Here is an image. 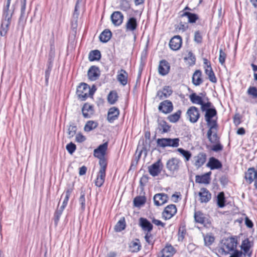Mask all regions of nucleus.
I'll list each match as a JSON object with an SVG mask.
<instances>
[{"label": "nucleus", "mask_w": 257, "mask_h": 257, "mask_svg": "<svg viewBox=\"0 0 257 257\" xmlns=\"http://www.w3.org/2000/svg\"><path fill=\"white\" fill-rule=\"evenodd\" d=\"M237 243V239L236 236L223 239L219 249V252L224 255L230 253L231 252L236 250Z\"/></svg>", "instance_id": "1"}, {"label": "nucleus", "mask_w": 257, "mask_h": 257, "mask_svg": "<svg viewBox=\"0 0 257 257\" xmlns=\"http://www.w3.org/2000/svg\"><path fill=\"white\" fill-rule=\"evenodd\" d=\"M96 88L94 85L92 88L85 83H81L77 88V95L81 100L84 101L89 96H92L96 91Z\"/></svg>", "instance_id": "2"}, {"label": "nucleus", "mask_w": 257, "mask_h": 257, "mask_svg": "<svg viewBox=\"0 0 257 257\" xmlns=\"http://www.w3.org/2000/svg\"><path fill=\"white\" fill-rule=\"evenodd\" d=\"M180 140L179 138H162L157 140V146L162 148L167 147H178L179 146Z\"/></svg>", "instance_id": "3"}, {"label": "nucleus", "mask_w": 257, "mask_h": 257, "mask_svg": "<svg viewBox=\"0 0 257 257\" xmlns=\"http://www.w3.org/2000/svg\"><path fill=\"white\" fill-rule=\"evenodd\" d=\"M244 178L246 182L249 184L254 182V186L257 190V171L253 167L247 169L245 173Z\"/></svg>", "instance_id": "4"}, {"label": "nucleus", "mask_w": 257, "mask_h": 257, "mask_svg": "<svg viewBox=\"0 0 257 257\" xmlns=\"http://www.w3.org/2000/svg\"><path fill=\"white\" fill-rule=\"evenodd\" d=\"M12 15V13H6L5 15H3V19L2 20L0 30V33L2 36H6L8 32L11 23Z\"/></svg>", "instance_id": "5"}, {"label": "nucleus", "mask_w": 257, "mask_h": 257, "mask_svg": "<svg viewBox=\"0 0 257 257\" xmlns=\"http://www.w3.org/2000/svg\"><path fill=\"white\" fill-rule=\"evenodd\" d=\"M216 114L217 111L214 107L208 109L205 114V120L207 122V125L209 126H211V128H214L217 125L216 120L211 119Z\"/></svg>", "instance_id": "6"}, {"label": "nucleus", "mask_w": 257, "mask_h": 257, "mask_svg": "<svg viewBox=\"0 0 257 257\" xmlns=\"http://www.w3.org/2000/svg\"><path fill=\"white\" fill-rule=\"evenodd\" d=\"M186 115L191 122L195 123L200 117L199 109L195 106H191L187 110Z\"/></svg>", "instance_id": "7"}, {"label": "nucleus", "mask_w": 257, "mask_h": 257, "mask_svg": "<svg viewBox=\"0 0 257 257\" xmlns=\"http://www.w3.org/2000/svg\"><path fill=\"white\" fill-rule=\"evenodd\" d=\"M181 164V161L179 159L172 158L167 161L166 167L170 171L174 172L179 169Z\"/></svg>", "instance_id": "8"}, {"label": "nucleus", "mask_w": 257, "mask_h": 257, "mask_svg": "<svg viewBox=\"0 0 257 257\" xmlns=\"http://www.w3.org/2000/svg\"><path fill=\"white\" fill-rule=\"evenodd\" d=\"M163 165L160 160L148 167V171L151 175L153 177L158 176L161 172Z\"/></svg>", "instance_id": "9"}, {"label": "nucleus", "mask_w": 257, "mask_h": 257, "mask_svg": "<svg viewBox=\"0 0 257 257\" xmlns=\"http://www.w3.org/2000/svg\"><path fill=\"white\" fill-rule=\"evenodd\" d=\"M194 218L195 222L206 225L210 224V222L205 214L200 211H195Z\"/></svg>", "instance_id": "10"}, {"label": "nucleus", "mask_w": 257, "mask_h": 257, "mask_svg": "<svg viewBox=\"0 0 257 257\" xmlns=\"http://www.w3.org/2000/svg\"><path fill=\"white\" fill-rule=\"evenodd\" d=\"M177 212V208L175 205L171 204L165 207L162 213L165 219L167 220L172 218Z\"/></svg>", "instance_id": "11"}, {"label": "nucleus", "mask_w": 257, "mask_h": 257, "mask_svg": "<svg viewBox=\"0 0 257 257\" xmlns=\"http://www.w3.org/2000/svg\"><path fill=\"white\" fill-rule=\"evenodd\" d=\"M158 109L165 114L169 113L173 110V104L171 101L168 100L163 101L160 103Z\"/></svg>", "instance_id": "12"}, {"label": "nucleus", "mask_w": 257, "mask_h": 257, "mask_svg": "<svg viewBox=\"0 0 257 257\" xmlns=\"http://www.w3.org/2000/svg\"><path fill=\"white\" fill-rule=\"evenodd\" d=\"M182 38L180 36H174L170 41L169 46L170 48L176 51L179 50L182 45Z\"/></svg>", "instance_id": "13"}, {"label": "nucleus", "mask_w": 257, "mask_h": 257, "mask_svg": "<svg viewBox=\"0 0 257 257\" xmlns=\"http://www.w3.org/2000/svg\"><path fill=\"white\" fill-rule=\"evenodd\" d=\"M198 195L199 196V200L201 203H206L209 202L211 198V194L205 188H201Z\"/></svg>", "instance_id": "14"}, {"label": "nucleus", "mask_w": 257, "mask_h": 257, "mask_svg": "<svg viewBox=\"0 0 257 257\" xmlns=\"http://www.w3.org/2000/svg\"><path fill=\"white\" fill-rule=\"evenodd\" d=\"M108 147L107 142H105L98 146L94 150L93 155L96 158H104Z\"/></svg>", "instance_id": "15"}, {"label": "nucleus", "mask_w": 257, "mask_h": 257, "mask_svg": "<svg viewBox=\"0 0 257 257\" xmlns=\"http://www.w3.org/2000/svg\"><path fill=\"white\" fill-rule=\"evenodd\" d=\"M173 93V90L169 86H165L162 90L157 92V96L162 100L169 97Z\"/></svg>", "instance_id": "16"}, {"label": "nucleus", "mask_w": 257, "mask_h": 257, "mask_svg": "<svg viewBox=\"0 0 257 257\" xmlns=\"http://www.w3.org/2000/svg\"><path fill=\"white\" fill-rule=\"evenodd\" d=\"M111 20L114 25L118 26L120 25L123 22V15L121 12L115 11L111 14Z\"/></svg>", "instance_id": "17"}, {"label": "nucleus", "mask_w": 257, "mask_h": 257, "mask_svg": "<svg viewBox=\"0 0 257 257\" xmlns=\"http://www.w3.org/2000/svg\"><path fill=\"white\" fill-rule=\"evenodd\" d=\"M168 197L164 193H158L154 196V204L156 206H161L166 203L168 201Z\"/></svg>", "instance_id": "18"}, {"label": "nucleus", "mask_w": 257, "mask_h": 257, "mask_svg": "<svg viewBox=\"0 0 257 257\" xmlns=\"http://www.w3.org/2000/svg\"><path fill=\"white\" fill-rule=\"evenodd\" d=\"M100 75V71L98 67L95 66H92L89 69L87 72V76L91 81H95L98 78Z\"/></svg>", "instance_id": "19"}, {"label": "nucleus", "mask_w": 257, "mask_h": 257, "mask_svg": "<svg viewBox=\"0 0 257 257\" xmlns=\"http://www.w3.org/2000/svg\"><path fill=\"white\" fill-rule=\"evenodd\" d=\"M139 224L143 230L145 232H151L153 229V225L145 218L141 217L139 219Z\"/></svg>", "instance_id": "20"}, {"label": "nucleus", "mask_w": 257, "mask_h": 257, "mask_svg": "<svg viewBox=\"0 0 257 257\" xmlns=\"http://www.w3.org/2000/svg\"><path fill=\"white\" fill-rule=\"evenodd\" d=\"M175 253V249L172 245H167L161 250L157 257H171Z\"/></svg>", "instance_id": "21"}, {"label": "nucleus", "mask_w": 257, "mask_h": 257, "mask_svg": "<svg viewBox=\"0 0 257 257\" xmlns=\"http://www.w3.org/2000/svg\"><path fill=\"white\" fill-rule=\"evenodd\" d=\"M170 68L169 63L167 61L162 60L160 61L158 67L159 73L162 76L166 75L169 73Z\"/></svg>", "instance_id": "22"}, {"label": "nucleus", "mask_w": 257, "mask_h": 257, "mask_svg": "<svg viewBox=\"0 0 257 257\" xmlns=\"http://www.w3.org/2000/svg\"><path fill=\"white\" fill-rule=\"evenodd\" d=\"M119 114V110L117 108L115 107L110 108L107 113V120L110 123L113 122L114 120L117 119Z\"/></svg>", "instance_id": "23"}, {"label": "nucleus", "mask_w": 257, "mask_h": 257, "mask_svg": "<svg viewBox=\"0 0 257 257\" xmlns=\"http://www.w3.org/2000/svg\"><path fill=\"white\" fill-rule=\"evenodd\" d=\"M186 10H190L188 7H185L182 12V14H181V17L183 18L186 17L188 19V22L190 23H193L198 19V16L197 15L188 12H185Z\"/></svg>", "instance_id": "24"}, {"label": "nucleus", "mask_w": 257, "mask_h": 257, "mask_svg": "<svg viewBox=\"0 0 257 257\" xmlns=\"http://www.w3.org/2000/svg\"><path fill=\"white\" fill-rule=\"evenodd\" d=\"M195 163L194 165L199 168L201 167L206 162V155L205 153H200L194 157Z\"/></svg>", "instance_id": "25"}, {"label": "nucleus", "mask_w": 257, "mask_h": 257, "mask_svg": "<svg viewBox=\"0 0 257 257\" xmlns=\"http://www.w3.org/2000/svg\"><path fill=\"white\" fill-rule=\"evenodd\" d=\"M206 166L209 167L211 170L218 169L222 167V164L218 159L214 157H211Z\"/></svg>", "instance_id": "26"}, {"label": "nucleus", "mask_w": 257, "mask_h": 257, "mask_svg": "<svg viewBox=\"0 0 257 257\" xmlns=\"http://www.w3.org/2000/svg\"><path fill=\"white\" fill-rule=\"evenodd\" d=\"M82 114L85 118H90L94 112L93 106L88 103H85L82 108Z\"/></svg>", "instance_id": "27"}, {"label": "nucleus", "mask_w": 257, "mask_h": 257, "mask_svg": "<svg viewBox=\"0 0 257 257\" xmlns=\"http://www.w3.org/2000/svg\"><path fill=\"white\" fill-rule=\"evenodd\" d=\"M128 74L126 71L121 69L118 72L117 79L118 81L123 86H125L127 83Z\"/></svg>", "instance_id": "28"}, {"label": "nucleus", "mask_w": 257, "mask_h": 257, "mask_svg": "<svg viewBox=\"0 0 257 257\" xmlns=\"http://www.w3.org/2000/svg\"><path fill=\"white\" fill-rule=\"evenodd\" d=\"M137 26L138 23L136 19L132 17L128 19L125 25V28L126 31L133 32L136 30Z\"/></svg>", "instance_id": "29"}, {"label": "nucleus", "mask_w": 257, "mask_h": 257, "mask_svg": "<svg viewBox=\"0 0 257 257\" xmlns=\"http://www.w3.org/2000/svg\"><path fill=\"white\" fill-rule=\"evenodd\" d=\"M202 72L200 70H196L192 76V83L195 86L200 85L202 82Z\"/></svg>", "instance_id": "30"}, {"label": "nucleus", "mask_w": 257, "mask_h": 257, "mask_svg": "<svg viewBox=\"0 0 257 257\" xmlns=\"http://www.w3.org/2000/svg\"><path fill=\"white\" fill-rule=\"evenodd\" d=\"M211 172L205 174L202 176L197 175L195 177V181L196 183L200 184H207L210 182V175Z\"/></svg>", "instance_id": "31"}, {"label": "nucleus", "mask_w": 257, "mask_h": 257, "mask_svg": "<svg viewBox=\"0 0 257 257\" xmlns=\"http://www.w3.org/2000/svg\"><path fill=\"white\" fill-rule=\"evenodd\" d=\"M141 244L138 239L133 240L129 245L130 250L132 252H138L141 250Z\"/></svg>", "instance_id": "32"}, {"label": "nucleus", "mask_w": 257, "mask_h": 257, "mask_svg": "<svg viewBox=\"0 0 257 257\" xmlns=\"http://www.w3.org/2000/svg\"><path fill=\"white\" fill-rule=\"evenodd\" d=\"M105 171H99L95 180V184L97 187H100L102 186L105 181Z\"/></svg>", "instance_id": "33"}, {"label": "nucleus", "mask_w": 257, "mask_h": 257, "mask_svg": "<svg viewBox=\"0 0 257 257\" xmlns=\"http://www.w3.org/2000/svg\"><path fill=\"white\" fill-rule=\"evenodd\" d=\"M111 37V31L108 29H105L100 34L99 38L101 42L106 43L110 40Z\"/></svg>", "instance_id": "34"}, {"label": "nucleus", "mask_w": 257, "mask_h": 257, "mask_svg": "<svg viewBox=\"0 0 257 257\" xmlns=\"http://www.w3.org/2000/svg\"><path fill=\"white\" fill-rule=\"evenodd\" d=\"M210 128L207 132V138L209 141L211 143H217L219 142V138L217 137L216 133H213L212 130L213 128H211V126H209Z\"/></svg>", "instance_id": "35"}, {"label": "nucleus", "mask_w": 257, "mask_h": 257, "mask_svg": "<svg viewBox=\"0 0 257 257\" xmlns=\"http://www.w3.org/2000/svg\"><path fill=\"white\" fill-rule=\"evenodd\" d=\"M250 247V241H249L248 238H246L242 241L241 245V248L243 250L244 254L245 255V254H247V255L249 256V257L251 256V252L248 253Z\"/></svg>", "instance_id": "36"}, {"label": "nucleus", "mask_w": 257, "mask_h": 257, "mask_svg": "<svg viewBox=\"0 0 257 257\" xmlns=\"http://www.w3.org/2000/svg\"><path fill=\"white\" fill-rule=\"evenodd\" d=\"M205 73L208 76V79L211 82L216 83L217 82L216 78L211 66H209L208 68H205Z\"/></svg>", "instance_id": "37"}, {"label": "nucleus", "mask_w": 257, "mask_h": 257, "mask_svg": "<svg viewBox=\"0 0 257 257\" xmlns=\"http://www.w3.org/2000/svg\"><path fill=\"white\" fill-rule=\"evenodd\" d=\"M101 58V54L99 50H95L89 52L88 59L90 61L99 60Z\"/></svg>", "instance_id": "38"}, {"label": "nucleus", "mask_w": 257, "mask_h": 257, "mask_svg": "<svg viewBox=\"0 0 257 257\" xmlns=\"http://www.w3.org/2000/svg\"><path fill=\"white\" fill-rule=\"evenodd\" d=\"M53 57H54V53L52 52H51L50 54H49V64L48 66L47 69L45 71V80H46V83L48 82V79H49V78L50 76V71L51 70V68H52L51 63L53 61Z\"/></svg>", "instance_id": "39"}, {"label": "nucleus", "mask_w": 257, "mask_h": 257, "mask_svg": "<svg viewBox=\"0 0 257 257\" xmlns=\"http://www.w3.org/2000/svg\"><path fill=\"white\" fill-rule=\"evenodd\" d=\"M125 221L124 217H122L117 222L114 226V230L116 232H120L125 228Z\"/></svg>", "instance_id": "40"}, {"label": "nucleus", "mask_w": 257, "mask_h": 257, "mask_svg": "<svg viewBox=\"0 0 257 257\" xmlns=\"http://www.w3.org/2000/svg\"><path fill=\"white\" fill-rule=\"evenodd\" d=\"M97 126L98 123L97 122L92 120H89L85 124L84 130L85 132H89L96 128Z\"/></svg>", "instance_id": "41"}, {"label": "nucleus", "mask_w": 257, "mask_h": 257, "mask_svg": "<svg viewBox=\"0 0 257 257\" xmlns=\"http://www.w3.org/2000/svg\"><path fill=\"white\" fill-rule=\"evenodd\" d=\"M189 98L193 104L201 105L203 101L202 98L201 96L197 95L195 93L190 94Z\"/></svg>", "instance_id": "42"}, {"label": "nucleus", "mask_w": 257, "mask_h": 257, "mask_svg": "<svg viewBox=\"0 0 257 257\" xmlns=\"http://www.w3.org/2000/svg\"><path fill=\"white\" fill-rule=\"evenodd\" d=\"M225 197L223 192H220L217 196V204L219 207L223 208L225 206Z\"/></svg>", "instance_id": "43"}, {"label": "nucleus", "mask_w": 257, "mask_h": 257, "mask_svg": "<svg viewBox=\"0 0 257 257\" xmlns=\"http://www.w3.org/2000/svg\"><path fill=\"white\" fill-rule=\"evenodd\" d=\"M146 201V198L145 196H137L134 200V204L136 207H140L144 204Z\"/></svg>", "instance_id": "44"}, {"label": "nucleus", "mask_w": 257, "mask_h": 257, "mask_svg": "<svg viewBox=\"0 0 257 257\" xmlns=\"http://www.w3.org/2000/svg\"><path fill=\"white\" fill-rule=\"evenodd\" d=\"M77 130V126L75 125L74 124H70L67 129L68 138L71 139L76 134Z\"/></svg>", "instance_id": "45"}, {"label": "nucleus", "mask_w": 257, "mask_h": 257, "mask_svg": "<svg viewBox=\"0 0 257 257\" xmlns=\"http://www.w3.org/2000/svg\"><path fill=\"white\" fill-rule=\"evenodd\" d=\"M177 151L185 158L186 162H188L192 156V154L190 151L185 150L182 148H178Z\"/></svg>", "instance_id": "46"}, {"label": "nucleus", "mask_w": 257, "mask_h": 257, "mask_svg": "<svg viewBox=\"0 0 257 257\" xmlns=\"http://www.w3.org/2000/svg\"><path fill=\"white\" fill-rule=\"evenodd\" d=\"M181 113V110H179L175 113L168 116L167 118L171 122H176L179 119Z\"/></svg>", "instance_id": "47"}, {"label": "nucleus", "mask_w": 257, "mask_h": 257, "mask_svg": "<svg viewBox=\"0 0 257 257\" xmlns=\"http://www.w3.org/2000/svg\"><path fill=\"white\" fill-rule=\"evenodd\" d=\"M117 97V94L116 92L111 91L108 95L107 100L109 103L113 104L116 101Z\"/></svg>", "instance_id": "48"}, {"label": "nucleus", "mask_w": 257, "mask_h": 257, "mask_svg": "<svg viewBox=\"0 0 257 257\" xmlns=\"http://www.w3.org/2000/svg\"><path fill=\"white\" fill-rule=\"evenodd\" d=\"M79 203L81 206V211L83 212L85 209V193L83 191H81L80 193V196L79 198Z\"/></svg>", "instance_id": "49"}, {"label": "nucleus", "mask_w": 257, "mask_h": 257, "mask_svg": "<svg viewBox=\"0 0 257 257\" xmlns=\"http://www.w3.org/2000/svg\"><path fill=\"white\" fill-rule=\"evenodd\" d=\"M170 128V127L165 121H162L159 124V128L160 131H162V133L168 132L169 131Z\"/></svg>", "instance_id": "50"}, {"label": "nucleus", "mask_w": 257, "mask_h": 257, "mask_svg": "<svg viewBox=\"0 0 257 257\" xmlns=\"http://www.w3.org/2000/svg\"><path fill=\"white\" fill-rule=\"evenodd\" d=\"M21 16L20 20L23 21L25 17V10L26 5V0H21Z\"/></svg>", "instance_id": "51"}, {"label": "nucleus", "mask_w": 257, "mask_h": 257, "mask_svg": "<svg viewBox=\"0 0 257 257\" xmlns=\"http://www.w3.org/2000/svg\"><path fill=\"white\" fill-rule=\"evenodd\" d=\"M63 210L64 209H62V208L60 207V208L57 209L55 211L54 217L55 225H57L58 224V222L59 221L60 217Z\"/></svg>", "instance_id": "52"}, {"label": "nucleus", "mask_w": 257, "mask_h": 257, "mask_svg": "<svg viewBox=\"0 0 257 257\" xmlns=\"http://www.w3.org/2000/svg\"><path fill=\"white\" fill-rule=\"evenodd\" d=\"M205 245L206 246L210 245L214 241V237L210 234H206L204 237Z\"/></svg>", "instance_id": "53"}, {"label": "nucleus", "mask_w": 257, "mask_h": 257, "mask_svg": "<svg viewBox=\"0 0 257 257\" xmlns=\"http://www.w3.org/2000/svg\"><path fill=\"white\" fill-rule=\"evenodd\" d=\"M81 0H77V1L76 2V4L75 7L74 12V13L72 16V20H77V21L78 20V16L79 15V12L78 11L79 7L78 5H79V2H81Z\"/></svg>", "instance_id": "54"}, {"label": "nucleus", "mask_w": 257, "mask_h": 257, "mask_svg": "<svg viewBox=\"0 0 257 257\" xmlns=\"http://www.w3.org/2000/svg\"><path fill=\"white\" fill-rule=\"evenodd\" d=\"M247 94L253 98H257V88L254 86H250L247 90Z\"/></svg>", "instance_id": "55"}, {"label": "nucleus", "mask_w": 257, "mask_h": 257, "mask_svg": "<svg viewBox=\"0 0 257 257\" xmlns=\"http://www.w3.org/2000/svg\"><path fill=\"white\" fill-rule=\"evenodd\" d=\"M145 239L146 241L149 244L153 245L154 243L153 236L151 234V232H146Z\"/></svg>", "instance_id": "56"}, {"label": "nucleus", "mask_w": 257, "mask_h": 257, "mask_svg": "<svg viewBox=\"0 0 257 257\" xmlns=\"http://www.w3.org/2000/svg\"><path fill=\"white\" fill-rule=\"evenodd\" d=\"M99 159V164L100 165L99 171H106L107 163L104 158H98Z\"/></svg>", "instance_id": "57"}, {"label": "nucleus", "mask_w": 257, "mask_h": 257, "mask_svg": "<svg viewBox=\"0 0 257 257\" xmlns=\"http://www.w3.org/2000/svg\"><path fill=\"white\" fill-rule=\"evenodd\" d=\"M66 150L70 154H72L76 149V145L73 143H70L66 147Z\"/></svg>", "instance_id": "58"}, {"label": "nucleus", "mask_w": 257, "mask_h": 257, "mask_svg": "<svg viewBox=\"0 0 257 257\" xmlns=\"http://www.w3.org/2000/svg\"><path fill=\"white\" fill-rule=\"evenodd\" d=\"M186 233V229L183 227H180L178 231V240H183Z\"/></svg>", "instance_id": "59"}, {"label": "nucleus", "mask_w": 257, "mask_h": 257, "mask_svg": "<svg viewBox=\"0 0 257 257\" xmlns=\"http://www.w3.org/2000/svg\"><path fill=\"white\" fill-rule=\"evenodd\" d=\"M201 105V110L202 111H206L208 109L212 108L211 107L212 104L210 102H207L206 103H204L202 102Z\"/></svg>", "instance_id": "60"}, {"label": "nucleus", "mask_w": 257, "mask_h": 257, "mask_svg": "<svg viewBox=\"0 0 257 257\" xmlns=\"http://www.w3.org/2000/svg\"><path fill=\"white\" fill-rule=\"evenodd\" d=\"M226 58V54L222 49L219 50V61L221 65H223Z\"/></svg>", "instance_id": "61"}, {"label": "nucleus", "mask_w": 257, "mask_h": 257, "mask_svg": "<svg viewBox=\"0 0 257 257\" xmlns=\"http://www.w3.org/2000/svg\"><path fill=\"white\" fill-rule=\"evenodd\" d=\"M194 40L197 43H201L202 41V37L199 31H196L194 34Z\"/></svg>", "instance_id": "62"}, {"label": "nucleus", "mask_w": 257, "mask_h": 257, "mask_svg": "<svg viewBox=\"0 0 257 257\" xmlns=\"http://www.w3.org/2000/svg\"><path fill=\"white\" fill-rule=\"evenodd\" d=\"M188 28V25L187 23H183L180 22L178 25L177 29L179 31L184 32Z\"/></svg>", "instance_id": "63"}, {"label": "nucleus", "mask_w": 257, "mask_h": 257, "mask_svg": "<svg viewBox=\"0 0 257 257\" xmlns=\"http://www.w3.org/2000/svg\"><path fill=\"white\" fill-rule=\"evenodd\" d=\"M74 189V183L67 184V188L65 192V195L70 197Z\"/></svg>", "instance_id": "64"}]
</instances>
